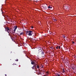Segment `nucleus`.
I'll return each mask as SVG.
<instances>
[{
	"mask_svg": "<svg viewBox=\"0 0 76 76\" xmlns=\"http://www.w3.org/2000/svg\"><path fill=\"white\" fill-rule=\"evenodd\" d=\"M32 31H26V34L27 35H28L29 36H32Z\"/></svg>",
	"mask_w": 76,
	"mask_h": 76,
	"instance_id": "1",
	"label": "nucleus"
},
{
	"mask_svg": "<svg viewBox=\"0 0 76 76\" xmlns=\"http://www.w3.org/2000/svg\"><path fill=\"white\" fill-rule=\"evenodd\" d=\"M5 31H7L8 33H9V32H10V28H9V27H6L5 28Z\"/></svg>",
	"mask_w": 76,
	"mask_h": 76,
	"instance_id": "2",
	"label": "nucleus"
},
{
	"mask_svg": "<svg viewBox=\"0 0 76 76\" xmlns=\"http://www.w3.org/2000/svg\"><path fill=\"white\" fill-rule=\"evenodd\" d=\"M43 7L44 8V9H46L47 8V5H44L43 6Z\"/></svg>",
	"mask_w": 76,
	"mask_h": 76,
	"instance_id": "3",
	"label": "nucleus"
},
{
	"mask_svg": "<svg viewBox=\"0 0 76 76\" xmlns=\"http://www.w3.org/2000/svg\"><path fill=\"white\" fill-rule=\"evenodd\" d=\"M64 7L65 9H68V6H67V5L65 6V5H64Z\"/></svg>",
	"mask_w": 76,
	"mask_h": 76,
	"instance_id": "4",
	"label": "nucleus"
},
{
	"mask_svg": "<svg viewBox=\"0 0 76 76\" xmlns=\"http://www.w3.org/2000/svg\"><path fill=\"white\" fill-rule=\"evenodd\" d=\"M14 28H15L14 30V31L15 32V31H16V30L17 29V28H18V26H15L14 27Z\"/></svg>",
	"mask_w": 76,
	"mask_h": 76,
	"instance_id": "5",
	"label": "nucleus"
},
{
	"mask_svg": "<svg viewBox=\"0 0 76 76\" xmlns=\"http://www.w3.org/2000/svg\"><path fill=\"white\" fill-rule=\"evenodd\" d=\"M38 49H39V53H40L41 51V48L40 47H39L38 48Z\"/></svg>",
	"mask_w": 76,
	"mask_h": 76,
	"instance_id": "6",
	"label": "nucleus"
},
{
	"mask_svg": "<svg viewBox=\"0 0 76 76\" xmlns=\"http://www.w3.org/2000/svg\"><path fill=\"white\" fill-rule=\"evenodd\" d=\"M37 64H34V65L33 66L34 67V69H36V68H37Z\"/></svg>",
	"mask_w": 76,
	"mask_h": 76,
	"instance_id": "7",
	"label": "nucleus"
},
{
	"mask_svg": "<svg viewBox=\"0 0 76 76\" xmlns=\"http://www.w3.org/2000/svg\"><path fill=\"white\" fill-rule=\"evenodd\" d=\"M61 48V47L60 46H57L56 47V48L57 49H58H58H60Z\"/></svg>",
	"mask_w": 76,
	"mask_h": 76,
	"instance_id": "8",
	"label": "nucleus"
},
{
	"mask_svg": "<svg viewBox=\"0 0 76 76\" xmlns=\"http://www.w3.org/2000/svg\"><path fill=\"white\" fill-rule=\"evenodd\" d=\"M42 55H43V56H42V57H44V56H45V55H44V52H42Z\"/></svg>",
	"mask_w": 76,
	"mask_h": 76,
	"instance_id": "9",
	"label": "nucleus"
},
{
	"mask_svg": "<svg viewBox=\"0 0 76 76\" xmlns=\"http://www.w3.org/2000/svg\"><path fill=\"white\" fill-rule=\"evenodd\" d=\"M39 65H37V68H36V69H39Z\"/></svg>",
	"mask_w": 76,
	"mask_h": 76,
	"instance_id": "10",
	"label": "nucleus"
},
{
	"mask_svg": "<svg viewBox=\"0 0 76 76\" xmlns=\"http://www.w3.org/2000/svg\"><path fill=\"white\" fill-rule=\"evenodd\" d=\"M31 64H35V62L34 61H32L31 62Z\"/></svg>",
	"mask_w": 76,
	"mask_h": 76,
	"instance_id": "11",
	"label": "nucleus"
},
{
	"mask_svg": "<svg viewBox=\"0 0 76 76\" xmlns=\"http://www.w3.org/2000/svg\"><path fill=\"white\" fill-rule=\"evenodd\" d=\"M48 8L49 9H52V7L50 6H49L48 7Z\"/></svg>",
	"mask_w": 76,
	"mask_h": 76,
	"instance_id": "12",
	"label": "nucleus"
},
{
	"mask_svg": "<svg viewBox=\"0 0 76 76\" xmlns=\"http://www.w3.org/2000/svg\"><path fill=\"white\" fill-rule=\"evenodd\" d=\"M62 70H63V73H64V72H66L65 71V70H64V68Z\"/></svg>",
	"mask_w": 76,
	"mask_h": 76,
	"instance_id": "13",
	"label": "nucleus"
},
{
	"mask_svg": "<svg viewBox=\"0 0 76 76\" xmlns=\"http://www.w3.org/2000/svg\"><path fill=\"white\" fill-rule=\"evenodd\" d=\"M53 20L54 21V22H56L57 21V20H56V19H53Z\"/></svg>",
	"mask_w": 76,
	"mask_h": 76,
	"instance_id": "14",
	"label": "nucleus"
},
{
	"mask_svg": "<svg viewBox=\"0 0 76 76\" xmlns=\"http://www.w3.org/2000/svg\"><path fill=\"white\" fill-rule=\"evenodd\" d=\"M72 69H73V70H75V68L74 67H73V66H72L71 67Z\"/></svg>",
	"mask_w": 76,
	"mask_h": 76,
	"instance_id": "15",
	"label": "nucleus"
},
{
	"mask_svg": "<svg viewBox=\"0 0 76 76\" xmlns=\"http://www.w3.org/2000/svg\"><path fill=\"white\" fill-rule=\"evenodd\" d=\"M34 67H35L34 66L31 67L32 69L33 70L34 69Z\"/></svg>",
	"mask_w": 76,
	"mask_h": 76,
	"instance_id": "16",
	"label": "nucleus"
},
{
	"mask_svg": "<svg viewBox=\"0 0 76 76\" xmlns=\"http://www.w3.org/2000/svg\"><path fill=\"white\" fill-rule=\"evenodd\" d=\"M63 38H66V36L64 35L63 36Z\"/></svg>",
	"mask_w": 76,
	"mask_h": 76,
	"instance_id": "17",
	"label": "nucleus"
},
{
	"mask_svg": "<svg viewBox=\"0 0 76 76\" xmlns=\"http://www.w3.org/2000/svg\"><path fill=\"white\" fill-rule=\"evenodd\" d=\"M72 44H75V42H74L73 41H72Z\"/></svg>",
	"mask_w": 76,
	"mask_h": 76,
	"instance_id": "18",
	"label": "nucleus"
},
{
	"mask_svg": "<svg viewBox=\"0 0 76 76\" xmlns=\"http://www.w3.org/2000/svg\"><path fill=\"white\" fill-rule=\"evenodd\" d=\"M56 76H58V74H56V75H55Z\"/></svg>",
	"mask_w": 76,
	"mask_h": 76,
	"instance_id": "19",
	"label": "nucleus"
},
{
	"mask_svg": "<svg viewBox=\"0 0 76 76\" xmlns=\"http://www.w3.org/2000/svg\"><path fill=\"white\" fill-rule=\"evenodd\" d=\"M23 34V32H22L20 34V35H21Z\"/></svg>",
	"mask_w": 76,
	"mask_h": 76,
	"instance_id": "20",
	"label": "nucleus"
},
{
	"mask_svg": "<svg viewBox=\"0 0 76 76\" xmlns=\"http://www.w3.org/2000/svg\"><path fill=\"white\" fill-rule=\"evenodd\" d=\"M50 48H51V49H53V48L52 47H50Z\"/></svg>",
	"mask_w": 76,
	"mask_h": 76,
	"instance_id": "21",
	"label": "nucleus"
},
{
	"mask_svg": "<svg viewBox=\"0 0 76 76\" xmlns=\"http://www.w3.org/2000/svg\"><path fill=\"white\" fill-rule=\"evenodd\" d=\"M18 59H17V60H16V61H18Z\"/></svg>",
	"mask_w": 76,
	"mask_h": 76,
	"instance_id": "22",
	"label": "nucleus"
},
{
	"mask_svg": "<svg viewBox=\"0 0 76 76\" xmlns=\"http://www.w3.org/2000/svg\"><path fill=\"white\" fill-rule=\"evenodd\" d=\"M11 39H12V41H13V38H12V37H11Z\"/></svg>",
	"mask_w": 76,
	"mask_h": 76,
	"instance_id": "23",
	"label": "nucleus"
},
{
	"mask_svg": "<svg viewBox=\"0 0 76 76\" xmlns=\"http://www.w3.org/2000/svg\"><path fill=\"white\" fill-rule=\"evenodd\" d=\"M31 28H34V27L33 26H31Z\"/></svg>",
	"mask_w": 76,
	"mask_h": 76,
	"instance_id": "24",
	"label": "nucleus"
},
{
	"mask_svg": "<svg viewBox=\"0 0 76 76\" xmlns=\"http://www.w3.org/2000/svg\"><path fill=\"white\" fill-rule=\"evenodd\" d=\"M34 34V33L33 32H32H32H31V34Z\"/></svg>",
	"mask_w": 76,
	"mask_h": 76,
	"instance_id": "25",
	"label": "nucleus"
},
{
	"mask_svg": "<svg viewBox=\"0 0 76 76\" xmlns=\"http://www.w3.org/2000/svg\"><path fill=\"white\" fill-rule=\"evenodd\" d=\"M5 76H7V75H6V74H5Z\"/></svg>",
	"mask_w": 76,
	"mask_h": 76,
	"instance_id": "26",
	"label": "nucleus"
},
{
	"mask_svg": "<svg viewBox=\"0 0 76 76\" xmlns=\"http://www.w3.org/2000/svg\"><path fill=\"white\" fill-rule=\"evenodd\" d=\"M39 0H37V1H39Z\"/></svg>",
	"mask_w": 76,
	"mask_h": 76,
	"instance_id": "27",
	"label": "nucleus"
},
{
	"mask_svg": "<svg viewBox=\"0 0 76 76\" xmlns=\"http://www.w3.org/2000/svg\"><path fill=\"white\" fill-rule=\"evenodd\" d=\"M73 66H75V65H74V64H73Z\"/></svg>",
	"mask_w": 76,
	"mask_h": 76,
	"instance_id": "28",
	"label": "nucleus"
},
{
	"mask_svg": "<svg viewBox=\"0 0 76 76\" xmlns=\"http://www.w3.org/2000/svg\"><path fill=\"white\" fill-rule=\"evenodd\" d=\"M1 11H2V10H1Z\"/></svg>",
	"mask_w": 76,
	"mask_h": 76,
	"instance_id": "29",
	"label": "nucleus"
},
{
	"mask_svg": "<svg viewBox=\"0 0 76 76\" xmlns=\"http://www.w3.org/2000/svg\"><path fill=\"white\" fill-rule=\"evenodd\" d=\"M9 35H10V34H9Z\"/></svg>",
	"mask_w": 76,
	"mask_h": 76,
	"instance_id": "30",
	"label": "nucleus"
},
{
	"mask_svg": "<svg viewBox=\"0 0 76 76\" xmlns=\"http://www.w3.org/2000/svg\"><path fill=\"white\" fill-rule=\"evenodd\" d=\"M2 14H3V12L2 13Z\"/></svg>",
	"mask_w": 76,
	"mask_h": 76,
	"instance_id": "31",
	"label": "nucleus"
},
{
	"mask_svg": "<svg viewBox=\"0 0 76 76\" xmlns=\"http://www.w3.org/2000/svg\"><path fill=\"white\" fill-rule=\"evenodd\" d=\"M50 34H51V33H50Z\"/></svg>",
	"mask_w": 76,
	"mask_h": 76,
	"instance_id": "32",
	"label": "nucleus"
},
{
	"mask_svg": "<svg viewBox=\"0 0 76 76\" xmlns=\"http://www.w3.org/2000/svg\"><path fill=\"white\" fill-rule=\"evenodd\" d=\"M75 41H76V40H75Z\"/></svg>",
	"mask_w": 76,
	"mask_h": 76,
	"instance_id": "33",
	"label": "nucleus"
}]
</instances>
